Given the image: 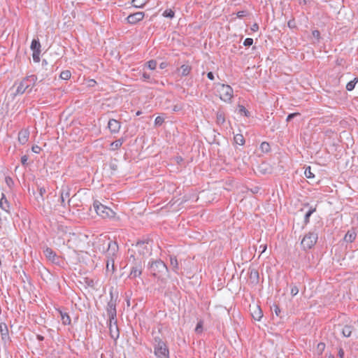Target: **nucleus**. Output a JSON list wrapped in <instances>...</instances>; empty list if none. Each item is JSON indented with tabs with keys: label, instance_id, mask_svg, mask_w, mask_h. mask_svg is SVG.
I'll return each instance as SVG.
<instances>
[{
	"label": "nucleus",
	"instance_id": "nucleus-52",
	"mask_svg": "<svg viewBox=\"0 0 358 358\" xmlns=\"http://www.w3.org/2000/svg\"><path fill=\"white\" fill-rule=\"evenodd\" d=\"M31 150L32 151L34 152V153H39L41 150V147H39L38 145H33L32 148H31Z\"/></svg>",
	"mask_w": 358,
	"mask_h": 358
},
{
	"label": "nucleus",
	"instance_id": "nucleus-2",
	"mask_svg": "<svg viewBox=\"0 0 358 358\" xmlns=\"http://www.w3.org/2000/svg\"><path fill=\"white\" fill-rule=\"evenodd\" d=\"M152 241L149 238L137 241L135 245H132L134 246L135 250H129V252H132L135 255L137 252L139 256L143 257H148L152 254Z\"/></svg>",
	"mask_w": 358,
	"mask_h": 358
},
{
	"label": "nucleus",
	"instance_id": "nucleus-14",
	"mask_svg": "<svg viewBox=\"0 0 358 358\" xmlns=\"http://www.w3.org/2000/svg\"><path fill=\"white\" fill-rule=\"evenodd\" d=\"M251 315L255 320L260 321L263 317V312L259 306H255L250 308Z\"/></svg>",
	"mask_w": 358,
	"mask_h": 358
},
{
	"label": "nucleus",
	"instance_id": "nucleus-53",
	"mask_svg": "<svg viewBox=\"0 0 358 358\" xmlns=\"http://www.w3.org/2000/svg\"><path fill=\"white\" fill-rule=\"evenodd\" d=\"M27 160H28V157L27 155H23L22 157H21V163L22 165L25 166L27 164Z\"/></svg>",
	"mask_w": 358,
	"mask_h": 358
},
{
	"label": "nucleus",
	"instance_id": "nucleus-10",
	"mask_svg": "<svg viewBox=\"0 0 358 358\" xmlns=\"http://www.w3.org/2000/svg\"><path fill=\"white\" fill-rule=\"evenodd\" d=\"M107 314L109 317V321H110V323L113 322V320H116V305L115 301H113V298L111 297L110 300L108 301L107 304Z\"/></svg>",
	"mask_w": 358,
	"mask_h": 358
},
{
	"label": "nucleus",
	"instance_id": "nucleus-22",
	"mask_svg": "<svg viewBox=\"0 0 358 358\" xmlns=\"http://www.w3.org/2000/svg\"><path fill=\"white\" fill-rule=\"evenodd\" d=\"M170 262H171V266H172V270L178 273L179 266H178V262L175 256H170Z\"/></svg>",
	"mask_w": 358,
	"mask_h": 358
},
{
	"label": "nucleus",
	"instance_id": "nucleus-63",
	"mask_svg": "<svg viewBox=\"0 0 358 358\" xmlns=\"http://www.w3.org/2000/svg\"><path fill=\"white\" fill-rule=\"evenodd\" d=\"M46 65H48V62L45 59H43L42 66H46Z\"/></svg>",
	"mask_w": 358,
	"mask_h": 358
},
{
	"label": "nucleus",
	"instance_id": "nucleus-54",
	"mask_svg": "<svg viewBox=\"0 0 358 358\" xmlns=\"http://www.w3.org/2000/svg\"><path fill=\"white\" fill-rule=\"evenodd\" d=\"M287 25L289 28H294L296 27L295 21L294 20H290L287 22Z\"/></svg>",
	"mask_w": 358,
	"mask_h": 358
},
{
	"label": "nucleus",
	"instance_id": "nucleus-13",
	"mask_svg": "<svg viewBox=\"0 0 358 358\" xmlns=\"http://www.w3.org/2000/svg\"><path fill=\"white\" fill-rule=\"evenodd\" d=\"M121 124L120 122L115 119H110L108 123V127L111 133L116 134L119 132Z\"/></svg>",
	"mask_w": 358,
	"mask_h": 358
},
{
	"label": "nucleus",
	"instance_id": "nucleus-49",
	"mask_svg": "<svg viewBox=\"0 0 358 358\" xmlns=\"http://www.w3.org/2000/svg\"><path fill=\"white\" fill-rule=\"evenodd\" d=\"M40 53H41V52H33L32 57H33L34 62H39V61H40V57H39Z\"/></svg>",
	"mask_w": 358,
	"mask_h": 358
},
{
	"label": "nucleus",
	"instance_id": "nucleus-42",
	"mask_svg": "<svg viewBox=\"0 0 358 358\" xmlns=\"http://www.w3.org/2000/svg\"><path fill=\"white\" fill-rule=\"evenodd\" d=\"M142 80L143 81H146L148 83H152L153 79L151 78V76L149 73H147L145 72L143 73L142 74Z\"/></svg>",
	"mask_w": 358,
	"mask_h": 358
},
{
	"label": "nucleus",
	"instance_id": "nucleus-43",
	"mask_svg": "<svg viewBox=\"0 0 358 358\" xmlns=\"http://www.w3.org/2000/svg\"><path fill=\"white\" fill-rule=\"evenodd\" d=\"M290 287H291V290H290L291 294L293 296H296L299 293V288L297 287V286L296 285H294V284H292L290 285Z\"/></svg>",
	"mask_w": 358,
	"mask_h": 358
},
{
	"label": "nucleus",
	"instance_id": "nucleus-35",
	"mask_svg": "<svg viewBox=\"0 0 358 358\" xmlns=\"http://www.w3.org/2000/svg\"><path fill=\"white\" fill-rule=\"evenodd\" d=\"M162 15L164 17H168V18H170V19H172L175 16V13L173 10L171 9H166L164 11Z\"/></svg>",
	"mask_w": 358,
	"mask_h": 358
},
{
	"label": "nucleus",
	"instance_id": "nucleus-1",
	"mask_svg": "<svg viewBox=\"0 0 358 358\" xmlns=\"http://www.w3.org/2000/svg\"><path fill=\"white\" fill-rule=\"evenodd\" d=\"M148 269L153 276L158 278H164L169 275L168 268L161 259H156L149 262Z\"/></svg>",
	"mask_w": 358,
	"mask_h": 358
},
{
	"label": "nucleus",
	"instance_id": "nucleus-41",
	"mask_svg": "<svg viewBox=\"0 0 358 358\" xmlns=\"http://www.w3.org/2000/svg\"><path fill=\"white\" fill-rule=\"evenodd\" d=\"M324 349H325V344L322 342L319 343L317 345V349H316L317 353L319 355H322V352H324Z\"/></svg>",
	"mask_w": 358,
	"mask_h": 358
},
{
	"label": "nucleus",
	"instance_id": "nucleus-11",
	"mask_svg": "<svg viewBox=\"0 0 358 358\" xmlns=\"http://www.w3.org/2000/svg\"><path fill=\"white\" fill-rule=\"evenodd\" d=\"M145 16V13L143 12H136L132 14H130L126 18V21L127 23L131 24H135L138 22L141 21Z\"/></svg>",
	"mask_w": 358,
	"mask_h": 358
},
{
	"label": "nucleus",
	"instance_id": "nucleus-44",
	"mask_svg": "<svg viewBox=\"0 0 358 358\" xmlns=\"http://www.w3.org/2000/svg\"><path fill=\"white\" fill-rule=\"evenodd\" d=\"M164 122V118L162 116H157L155 120V124L156 126H160Z\"/></svg>",
	"mask_w": 358,
	"mask_h": 358
},
{
	"label": "nucleus",
	"instance_id": "nucleus-37",
	"mask_svg": "<svg viewBox=\"0 0 358 358\" xmlns=\"http://www.w3.org/2000/svg\"><path fill=\"white\" fill-rule=\"evenodd\" d=\"M71 76V73L70 71L66 70V71H63L61 72L59 77L62 80H67L70 79Z\"/></svg>",
	"mask_w": 358,
	"mask_h": 358
},
{
	"label": "nucleus",
	"instance_id": "nucleus-8",
	"mask_svg": "<svg viewBox=\"0 0 358 358\" xmlns=\"http://www.w3.org/2000/svg\"><path fill=\"white\" fill-rule=\"evenodd\" d=\"M220 88L218 92L220 93V98L224 102L229 103L234 96V90L232 87L229 85L218 83Z\"/></svg>",
	"mask_w": 358,
	"mask_h": 358
},
{
	"label": "nucleus",
	"instance_id": "nucleus-51",
	"mask_svg": "<svg viewBox=\"0 0 358 358\" xmlns=\"http://www.w3.org/2000/svg\"><path fill=\"white\" fill-rule=\"evenodd\" d=\"M313 36L317 40H319L320 38V32L318 30H313L312 32Z\"/></svg>",
	"mask_w": 358,
	"mask_h": 358
},
{
	"label": "nucleus",
	"instance_id": "nucleus-48",
	"mask_svg": "<svg viewBox=\"0 0 358 358\" xmlns=\"http://www.w3.org/2000/svg\"><path fill=\"white\" fill-rule=\"evenodd\" d=\"M299 115H300L299 113H289L287 117L286 121L290 122L293 118H294L295 117L299 116Z\"/></svg>",
	"mask_w": 358,
	"mask_h": 358
},
{
	"label": "nucleus",
	"instance_id": "nucleus-61",
	"mask_svg": "<svg viewBox=\"0 0 358 358\" xmlns=\"http://www.w3.org/2000/svg\"><path fill=\"white\" fill-rule=\"evenodd\" d=\"M36 338L39 341H43L44 340V336L40 335V334H38L36 336Z\"/></svg>",
	"mask_w": 358,
	"mask_h": 358
},
{
	"label": "nucleus",
	"instance_id": "nucleus-56",
	"mask_svg": "<svg viewBox=\"0 0 358 358\" xmlns=\"http://www.w3.org/2000/svg\"><path fill=\"white\" fill-rule=\"evenodd\" d=\"M207 77L209 80H213L215 77H214V74L213 72L210 71L208 73H207Z\"/></svg>",
	"mask_w": 358,
	"mask_h": 358
},
{
	"label": "nucleus",
	"instance_id": "nucleus-59",
	"mask_svg": "<svg viewBox=\"0 0 358 358\" xmlns=\"http://www.w3.org/2000/svg\"><path fill=\"white\" fill-rule=\"evenodd\" d=\"M251 29L253 31H257L258 29H259V26L257 24H254L252 27H251Z\"/></svg>",
	"mask_w": 358,
	"mask_h": 358
},
{
	"label": "nucleus",
	"instance_id": "nucleus-34",
	"mask_svg": "<svg viewBox=\"0 0 358 358\" xmlns=\"http://www.w3.org/2000/svg\"><path fill=\"white\" fill-rule=\"evenodd\" d=\"M356 238V234L355 233H350L349 231L345 234L344 237L345 241L348 243H352Z\"/></svg>",
	"mask_w": 358,
	"mask_h": 358
},
{
	"label": "nucleus",
	"instance_id": "nucleus-3",
	"mask_svg": "<svg viewBox=\"0 0 358 358\" xmlns=\"http://www.w3.org/2000/svg\"><path fill=\"white\" fill-rule=\"evenodd\" d=\"M154 354L157 358H169V350L165 341L159 336L153 339Z\"/></svg>",
	"mask_w": 358,
	"mask_h": 358
},
{
	"label": "nucleus",
	"instance_id": "nucleus-60",
	"mask_svg": "<svg viewBox=\"0 0 358 358\" xmlns=\"http://www.w3.org/2000/svg\"><path fill=\"white\" fill-rule=\"evenodd\" d=\"M166 66H167V63H166V62H162V63L159 64V68H160L161 69H165Z\"/></svg>",
	"mask_w": 358,
	"mask_h": 358
},
{
	"label": "nucleus",
	"instance_id": "nucleus-36",
	"mask_svg": "<svg viewBox=\"0 0 358 358\" xmlns=\"http://www.w3.org/2000/svg\"><path fill=\"white\" fill-rule=\"evenodd\" d=\"M238 113L245 117L250 116V113L243 106L241 105L238 106Z\"/></svg>",
	"mask_w": 358,
	"mask_h": 358
},
{
	"label": "nucleus",
	"instance_id": "nucleus-27",
	"mask_svg": "<svg viewBox=\"0 0 358 358\" xmlns=\"http://www.w3.org/2000/svg\"><path fill=\"white\" fill-rule=\"evenodd\" d=\"M124 142L123 138H119L113 143H110V150H117L121 145H122Z\"/></svg>",
	"mask_w": 358,
	"mask_h": 358
},
{
	"label": "nucleus",
	"instance_id": "nucleus-6",
	"mask_svg": "<svg viewBox=\"0 0 358 358\" xmlns=\"http://www.w3.org/2000/svg\"><path fill=\"white\" fill-rule=\"evenodd\" d=\"M317 239L318 234L316 231H309L303 238L301 245L303 250H309L315 245Z\"/></svg>",
	"mask_w": 358,
	"mask_h": 358
},
{
	"label": "nucleus",
	"instance_id": "nucleus-23",
	"mask_svg": "<svg viewBox=\"0 0 358 358\" xmlns=\"http://www.w3.org/2000/svg\"><path fill=\"white\" fill-rule=\"evenodd\" d=\"M315 211H316L315 207V208L310 207V209L306 213V214L304 215V220H303L304 225H306L309 223L310 216Z\"/></svg>",
	"mask_w": 358,
	"mask_h": 358
},
{
	"label": "nucleus",
	"instance_id": "nucleus-7",
	"mask_svg": "<svg viewBox=\"0 0 358 358\" xmlns=\"http://www.w3.org/2000/svg\"><path fill=\"white\" fill-rule=\"evenodd\" d=\"M37 81V76L35 75L28 76L24 78L17 86V94H23L29 87H34Z\"/></svg>",
	"mask_w": 358,
	"mask_h": 358
},
{
	"label": "nucleus",
	"instance_id": "nucleus-16",
	"mask_svg": "<svg viewBox=\"0 0 358 358\" xmlns=\"http://www.w3.org/2000/svg\"><path fill=\"white\" fill-rule=\"evenodd\" d=\"M70 196L69 190L68 188H62L61 190L60 197L59 199V201L62 206L65 207V200L68 199V203L70 202V199H69Z\"/></svg>",
	"mask_w": 358,
	"mask_h": 358
},
{
	"label": "nucleus",
	"instance_id": "nucleus-50",
	"mask_svg": "<svg viewBox=\"0 0 358 358\" xmlns=\"http://www.w3.org/2000/svg\"><path fill=\"white\" fill-rule=\"evenodd\" d=\"M247 15H248V12L246 10H241L236 13L237 17L239 18H242V17L246 16Z\"/></svg>",
	"mask_w": 358,
	"mask_h": 358
},
{
	"label": "nucleus",
	"instance_id": "nucleus-25",
	"mask_svg": "<svg viewBox=\"0 0 358 358\" xmlns=\"http://www.w3.org/2000/svg\"><path fill=\"white\" fill-rule=\"evenodd\" d=\"M31 49L33 52H41V43L38 39H33L31 43Z\"/></svg>",
	"mask_w": 358,
	"mask_h": 358
},
{
	"label": "nucleus",
	"instance_id": "nucleus-4",
	"mask_svg": "<svg viewBox=\"0 0 358 358\" xmlns=\"http://www.w3.org/2000/svg\"><path fill=\"white\" fill-rule=\"evenodd\" d=\"M99 250H102L106 258H112L115 259L119 250L117 242L110 239L103 240V243L99 247Z\"/></svg>",
	"mask_w": 358,
	"mask_h": 358
},
{
	"label": "nucleus",
	"instance_id": "nucleus-28",
	"mask_svg": "<svg viewBox=\"0 0 358 358\" xmlns=\"http://www.w3.org/2000/svg\"><path fill=\"white\" fill-rule=\"evenodd\" d=\"M234 141L236 144H238L240 145H243L245 142L243 136L241 134H236L234 136Z\"/></svg>",
	"mask_w": 358,
	"mask_h": 358
},
{
	"label": "nucleus",
	"instance_id": "nucleus-19",
	"mask_svg": "<svg viewBox=\"0 0 358 358\" xmlns=\"http://www.w3.org/2000/svg\"><path fill=\"white\" fill-rule=\"evenodd\" d=\"M29 136V131L27 129L21 130L18 134V141L22 144H25Z\"/></svg>",
	"mask_w": 358,
	"mask_h": 358
},
{
	"label": "nucleus",
	"instance_id": "nucleus-58",
	"mask_svg": "<svg viewBox=\"0 0 358 358\" xmlns=\"http://www.w3.org/2000/svg\"><path fill=\"white\" fill-rule=\"evenodd\" d=\"M259 189H260V188L259 187L256 186V187H254L253 188H252L250 190L253 194H257L259 192Z\"/></svg>",
	"mask_w": 358,
	"mask_h": 358
},
{
	"label": "nucleus",
	"instance_id": "nucleus-12",
	"mask_svg": "<svg viewBox=\"0 0 358 358\" xmlns=\"http://www.w3.org/2000/svg\"><path fill=\"white\" fill-rule=\"evenodd\" d=\"M43 252L48 260L55 264L59 263V257L57 256L55 252H54L51 248H46Z\"/></svg>",
	"mask_w": 358,
	"mask_h": 358
},
{
	"label": "nucleus",
	"instance_id": "nucleus-32",
	"mask_svg": "<svg viewBox=\"0 0 358 358\" xmlns=\"http://www.w3.org/2000/svg\"><path fill=\"white\" fill-rule=\"evenodd\" d=\"M148 0H132V4L135 8H143Z\"/></svg>",
	"mask_w": 358,
	"mask_h": 358
},
{
	"label": "nucleus",
	"instance_id": "nucleus-18",
	"mask_svg": "<svg viewBox=\"0 0 358 358\" xmlns=\"http://www.w3.org/2000/svg\"><path fill=\"white\" fill-rule=\"evenodd\" d=\"M249 278H250V282L252 284H254V285L257 284L259 282V275L258 271L255 268H250Z\"/></svg>",
	"mask_w": 358,
	"mask_h": 358
},
{
	"label": "nucleus",
	"instance_id": "nucleus-20",
	"mask_svg": "<svg viewBox=\"0 0 358 358\" xmlns=\"http://www.w3.org/2000/svg\"><path fill=\"white\" fill-rule=\"evenodd\" d=\"M0 207L2 210H5L6 212H9L10 204L4 194H2V196L0 199Z\"/></svg>",
	"mask_w": 358,
	"mask_h": 358
},
{
	"label": "nucleus",
	"instance_id": "nucleus-9",
	"mask_svg": "<svg viewBox=\"0 0 358 358\" xmlns=\"http://www.w3.org/2000/svg\"><path fill=\"white\" fill-rule=\"evenodd\" d=\"M130 257L134 259V263L132 264L131 271L129 273L130 278H136L141 275L142 271L144 266V262L140 259H135V255L131 254Z\"/></svg>",
	"mask_w": 358,
	"mask_h": 358
},
{
	"label": "nucleus",
	"instance_id": "nucleus-24",
	"mask_svg": "<svg viewBox=\"0 0 358 358\" xmlns=\"http://www.w3.org/2000/svg\"><path fill=\"white\" fill-rule=\"evenodd\" d=\"M115 259L112 258H107L106 259V271H111L113 273L115 271V264H114Z\"/></svg>",
	"mask_w": 358,
	"mask_h": 358
},
{
	"label": "nucleus",
	"instance_id": "nucleus-62",
	"mask_svg": "<svg viewBox=\"0 0 358 358\" xmlns=\"http://www.w3.org/2000/svg\"><path fill=\"white\" fill-rule=\"evenodd\" d=\"M90 86H94V83H96V81L94 80H90Z\"/></svg>",
	"mask_w": 358,
	"mask_h": 358
},
{
	"label": "nucleus",
	"instance_id": "nucleus-64",
	"mask_svg": "<svg viewBox=\"0 0 358 358\" xmlns=\"http://www.w3.org/2000/svg\"><path fill=\"white\" fill-rule=\"evenodd\" d=\"M174 111H178L180 110V108L178 107V106H175L173 109Z\"/></svg>",
	"mask_w": 358,
	"mask_h": 358
},
{
	"label": "nucleus",
	"instance_id": "nucleus-21",
	"mask_svg": "<svg viewBox=\"0 0 358 358\" xmlns=\"http://www.w3.org/2000/svg\"><path fill=\"white\" fill-rule=\"evenodd\" d=\"M179 70L181 71L182 76H187L190 73L192 66L188 64H182L179 69Z\"/></svg>",
	"mask_w": 358,
	"mask_h": 358
},
{
	"label": "nucleus",
	"instance_id": "nucleus-39",
	"mask_svg": "<svg viewBox=\"0 0 358 358\" xmlns=\"http://www.w3.org/2000/svg\"><path fill=\"white\" fill-rule=\"evenodd\" d=\"M304 174H305L306 177L308 179H312V178H315L314 173H312V171H311L310 166H308L307 168H306Z\"/></svg>",
	"mask_w": 358,
	"mask_h": 358
},
{
	"label": "nucleus",
	"instance_id": "nucleus-33",
	"mask_svg": "<svg viewBox=\"0 0 358 358\" xmlns=\"http://www.w3.org/2000/svg\"><path fill=\"white\" fill-rule=\"evenodd\" d=\"M358 82V78H355L352 80L348 82L346 85V90L348 91H352L355 89L356 83Z\"/></svg>",
	"mask_w": 358,
	"mask_h": 358
},
{
	"label": "nucleus",
	"instance_id": "nucleus-38",
	"mask_svg": "<svg viewBox=\"0 0 358 358\" xmlns=\"http://www.w3.org/2000/svg\"><path fill=\"white\" fill-rule=\"evenodd\" d=\"M146 66L150 70H155L157 67V62L151 59L145 63Z\"/></svg>",
	"mask_w": 358,
	"mask_h": 358
},
{
	"label": "nucleus",
	"instance_id": "nucleus-55",
	"mask_svg": "<svg viewBox=\"0 0 358 358\" xmlns=\"http://www.w3.org/2000/svg\"><path fill=\"white\" fill-rule=\"evenodd\" d=\"M338 356L339 358H344V350L342 348L338 350Z\"/></svg>",
	"mask_w": 358,
	"mask_h": 358
},
{
	"label": "nucleus",
	"instance_id": "nucleus-29",
	"mask_svg": "<svg viewBox=\"0 0 358 358\" xmlns=\"http://www.w3.org/2000/svg\"><path fill=\"white\" fill-rule=\"evenodd\" d=\"M60 315H61V320H62L63 324L68 325V324H71V320L69 315L67 313H62V311H60Z\"/></svg>",
	"mask_w": 358,
	"mask_h": 358
},
{
	"label": "nucleus",
	"instance_id": "nucleus-15",
	"mask_svg": "<svg viewBox=\"0 0 358 358\" xmlns=\"http://www.w3.org/2000/svg\"><path fill=\"white\" fill-rule=\"evenodd\" d=\"M109 331L111 338L117 339L119 337V330L117 325V320H115L112 323H109Z\"/></svg>",
	"mask_w": 358,
	"mask_h": 358
},
{
	"label": "nucleus",
	"instance_id": "nucleus-57",
	"mask_svg": "<svg viewBox=\"0 0 358 358\" xmlns=\"http://www.w3.org/2000/svg\"><path fill=\"white\" fill-rule=\"evenodd\" d=\"M274 312L277 316L280 315V309L278 306H274Z\"/></svg>",
	"mask_w": 358,
	"mask_h": 358
},
{
	"label": "nucleus",
	"instance_id": "nucleus-5",
	"mask_svg": "<svg viewBox=\"0 0 358 358\" xmlns=\"http://www.w3.org/2000/svg\"><path fill=\"white\" fill-rule=\"evenodd\" d=\"M93 208L96 214L103 219H111L114 218L115 216V213L110 208L103 205L97 200L94 201Z\"/></svg>",
	"mask_w": 358,
	"mask_h": 358
},
{
	"label": "nucleus",
	"instance_id": "nucleus-40",
	"mask_svg": "<svg viewBox=\"0 0 358 358\" xmlns=\"http://www.w3.org/2000/svg\"><path fill=\"white\" fill-rule=\"evenodd\" d=\"M260 149L264 152H268L270 151V145L267 142H262L260 145Z\"/></svg>",
	"mask_w": 358,
	"mask_h": 358
},
{
	"label": "nucleus",
	"instance_id": "nucleus-47",
	"mask_svg": "<svg viewBox=\"0 0 358 358\" xmlns=\"http://www.w3.org/2000/svg\"><path fill=\"white\" fill-rule=\"evenodd\" d=\"M253 43V39L251 38H246L243 41V45L247 47H250Z\"/></svg>",
	"mask_w": 358,
	"mask_h": 358
},
{
	"label": "nucleus",
	"instance_id": "nucleus-17",
	"mask_svg": "<svg viewBox=\"0 0 358 358\" xmlns=\"http://www.w3.org/2000/svg\"><path fill=\"white\" fill-rule=\"evenodd\" d=\"M0 333L3 341L5 342L9 341L10 337L8 326L4 322L0 324Z\"/></svg>",
	"mask_w": 358,
	"mask_h": 358
},
{
	"label": "nucleus",
	"instance_id": "nucleus-30",
	"mask_svg": "<svg viewBox=\"0 0 358 358\" xmlns=\"http://www.w3.org/2000/svg\"><path fill=\"white\" fill-rule=\"evenodd\" d=\"M216 122L220 125L223 124L225 122L224 114L222 112L218 111L217 113V114H216Z\"/></svg>",
	"mask_w": 358,
	"mask_h": 358
},
{
	"label": "nucleus",
	"instance_id": "nucleus-26",
	"mask_svg": "<svg viewBox=\"0 0 358 358\" xmlns=\"http://www.w3.org/2000/svg\"><path fill=\"white\" fill-rule=\"evenodd\" d=\"M46 192V190L45 189V187H40L38 188V195L36 196V199L38 202V203H41L42 202H44V197H43V195Z\"/></svg>",
	"mask_w": 358,
	"mask_h": 358
},
{
	"label": "nucleus",
	"instance_id": "nucleus-45",
	"mask_svg": "<svg viewBox=\"0 0 358 358\" xmlns=\"http://www.w3.org/2000/svg\"><path fill=\"white\" fill-rule=\"evenodd\" d=\"M202 331H203V322L199 321L196 326L195 331L197 334H200L202 332Z\"/></svg>",
	"mask_w": 358,
	"mask_h": 358
},
{
	"label": "nucleus",
	"instance_id": "nucleus-31",
	"mask_svg": "<svg viewBox=\"0 0 358 358\" xmlns=\"http://www.w3.org/2000/svg\"><path fill=\"white\" fill-rule=\"evenodd\" d=\"M352 327L350 325H345L342 330V334L345 337H350L352 334Z\"/></svg>",
	"mask_w": 358,
	"mask_h": 358
},
{
	"label": "nucleus",
	"instance_id": "nucleus-46",
	"mask_svg": "<svg viewBox=\"0 0 358 358\" xmlns=\"http://www.w3.org/2000/svg\"><path fill=\"white\" fill-rule=\"evenodd\" d=\"M5 182L6 183V185H8V187L10 188H11L12 186L14 185V182H13V179L9 176H7L5 178Z\"/></svg>",
	"mask_w": 358,
	"mask_h": 358
}]
</instances>
